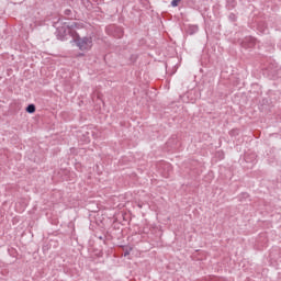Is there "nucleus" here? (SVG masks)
<instances>
[{
    "label": "nucleus",
    "mask_w": 281,
    "mask_h": 281,
    "mask_svg": "<svg viewBox=\"0 0 281 281\" xmlns=\"http://www.w3.org/2000/svg\"><path fill=\"white\" fill-rule=\"evenodd\" d=\"M179 3H181V0H173V1H171L172 8H177V5H179Z\"/></svg>",
    "instance_id": "obj_3"
},
{
    "label": "nucleus",
    "mask_w": 281,
    "mask_h": 281,
    "mask_svg": "<svg viewBox=\"0 0 281 281\" xmlns=\"http://www.w3.org/2000/svg\"><path fill=\"white\" fill-rule=\"evenodd\" d=\"M27 113H34L36 111V106L34 104H30L26 108Z\"/></svg>",
    "instance_id": "obj_2"
},
{
    "label": "nucleus",
    "mask_w": 281,
    "mask_h": 281,
    "mask_svg": "<svg viewBox=\"0 0 281 281\" xmlns=\"http://www.w3.org/2000/svg\"><path fill=\"white\" fill-rule=\"evenodd\" d=\"M76 24H71V27H74Z\"/></svg>",
    "instance_id": "obj_4"
},
{
    "label": "nucleus",
    "mask_w": 281,
    "mask_h": 281,
    "mask_svg": "<svg viewBox=\"0 0 281 281\" xmlns=\"http://www.w3.org/2000/svg\"><path fill=\"white\" fill-rule=\"evenodd\" d=\"M77 47H79V49H81V52H89V49H91V47H93V38L91 37H77L75 40Z\"/></svg>",
    "instance_id": "obj_1"
}]
</instances>
